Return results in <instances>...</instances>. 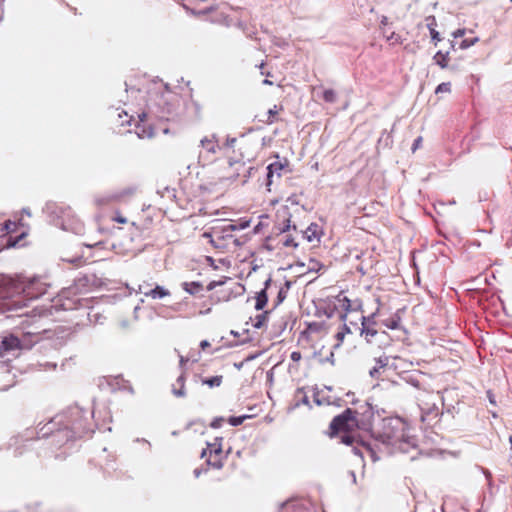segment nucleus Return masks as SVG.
<instances>
[{
  "label": "nucleus",
  "instance_id": "nucleus-53",
  "mask_svg": "<svg viewBox=\"0 0 512 512\" xmlns=\"http://www.w3.org/2000/svg\"><path fill=\"white\" fill-rule=\"evenodd\" d=\"M512 2V0H510Z\"/></svg>",
  "mask_w": 512,
  "mask_h": 512
},
{
  "label": "nucleus",
  "instance_id": "nucleus-24",
  "mask_svg": "<svg viewBox=\"0 0 512 512\" xmlns=\"http://www.w3.org/2000/svg\"><path fill=\"white\" fill-rule=\"evenodd\" d=\"M145 295L151 297L152 299H160L169 296L170 292L164 287L156 286L154 289L146 292Z\"/></svg>",
  "mask_w": 512,
  "mask_h": 512
},
{
  "label": "nucleus",
  "instance_id": "nucleus-46",
  "mask_svg": "<svg viewBox=\"0 0 512 512\" xmlns=\"http://www.w3.org/2000/svg\"><path fill=\"white\" fill-rule=\"evenodd\" d=\"M422 141V138L421 137H418L415 141H414V144H413V150L417 149L420 145Z\"/></svg>",
  "mask_w": 512,
  "mask_h": 512
},
{
  "label": "nucleus",
  "instance_id": "nucleus-18",
  "mask_svg": "<svg viewBox=\"0 0 512 512\" xmlns=\"http://www.w3.org/2000/svg\"><path fill=\"white\" fill-rule=\"evenodd\" d=\"M351 333H352L351 328L346 323H344L334 336L335 340H336L334 347L335 348L340 347L344 342L345 336L347 334H351Z\"/></svg>",
  "mask_w": 512,
  "mask_h": 512
},
{
  "label": "nucleus",
  "instance_id": "nucleus-43",
  "mask_svg": "<svg viewBox=\"0 0 512 512\" xmlns=\"http://www.w3.org/2000/svg\"><path fill=\"white\" fill-rule=\"evenodd\" d=\"M223 422H224V418H217V419L213 420V422L211 423V426L214 428H219V427H221Z\"/></svg>",
  "mask_w": 512,
  "mask_h": 512
},
{
  "label": "nucleus",
  "instance_id": "nucleus-30",
  "mask_svg": "<svg viewBox=\"0 0 512 512\" xmlns=\"http://www.w3.org/2000/svg\"><path fill=\"white\" fill-rule=\"evenodd\" d=\"M222 381H223V376L217 375V376H213L211 378L203 379L202 383L205 384V385H208L211 388H213V387L220 386L222 384Z\"/></svg>",
  "mask_w": 512,
  "mask_h": 512
},
{
  "label": "nucleus",
  "instance_id": "nucleus-50",
  "mask_svg": "<svg viewBox=\"0 0 512 512\" xmlns=\"http://www.w3.org/2000/svg\"><path fill=\"white\" fill-rule=\"evenodd\" d=\"M96 203H97L98 206H101V205L104 204V200L103 199H97Z\"/></svg>",
  "mask_w": 512,
  "mask_h": 512
},
{
  "label": "nucleus",
  "instance_id": "nucleus-11",
  "mask_svg": "<svg viewBox=\"0 0 512 512\" xmlns=\"http://www.w3.org/2000/svg\"><path fill=\"white\" fill-rule=\"evenodd\" d=\"M206 288L208 291H213L210 299L214 304L227 302L233 295V291L226 285V281H212Z\"/></svg>",
  "mask_w": 512,
  "mask_h": 512
},
{
  "label": "nucleus",
  "instance_id": "nucleus-16",
  "mask_svg": "<svg viewBox=\"0 0 512 512\" xmlns=\"http://www.w3.org/2000/svg\"><path fill=\"white\" fill-rule=\"evenodd\" d=\"M426 27L428 28L430 32L431 39L435 45H437L442 38L440 37L439 32L436 30L437 27V21L434 16H428L426 19Z\"/></svg>",
  "mask_w": 512,
  "mask_h": 512
},
{
  "label": "nucleus",
  "instance_id": "nucleus-21",
  "mask_svg": "<svg viewBox=\"0 0 512 512\" xmlns=\"http://www.w3.org/2000/svg\"><path fill=\"white\" fill-rule=\"evenodd\" d=\"M26 236H27L26 232H22V233H20V235H18L16 237L9 236L6 240L5 246L7 248L24 246V243H22V241L26 238Z\"/></svg>",
  "mask_w": 512,
  "mask_h": 512
},
{
  "label": "nucleus",
  "instance_id": "nucleus-27",
  "mask_svg": "<svg viewBox=\"0 0 512 512\" xmlns=\"http://www.w3.org/2000/svg\"><path fill=\"white\" fill-rule=\"evenodd\" d=\"M203 237L204 238H207L209 239V242L217 249H221V248H224V245H222L220 243L221 240L224 239V237H222L219 233H214V234H210V233H204L203 234Z\"/></svg>",
  "mask_w": 512,
  "mask_h": 512
},
{
  "label": "nucleus",
  "instance_id": "nucleus-14",
  "mask_svg": "<svg viewBox=\"0 0 512 512\" xmlns=\"http://www.w3.org/2000/svg\"><path fill=\"white\" fill-rule=\"evenodd\" d=\"M283 111H284L283 105H281V104L274 105L272 108H270L266 112V114L264 115L265 118L261 119L260 121H262L263 123H265L267 125L274 124L280 120L279 115Z\"/></svg>",
  "mask_w": 512,
  "mask_h": 512
},
{
  "label": "nucleus",
  "instance_id": "nucleus-8",
  "mask_svg": "<svg viewBox=\"0 0 512 512\" xmlns=\"http://www.w3.org/2000/svg\"><path fill=\"white\" fill-rule=\"evenodd\" d=\"M329 334L328 327L324 322L309 323L304 331L301 332L298 342L304 346L314 350L315 353H321L324 345L320 344Z\"/></svg>",
  "mask_w": 512,
  "mask_h": 512
},
{
  "label": "nucleus",
  "instance_id": "nucleus-35",
  "mask_svg": "<svg viewBox=\"0 0 512 512\" xmlns=\"http://www.w3.org/2000/svg\"><path fill=\"white\" fill-rule=\"evenodd\" d=\"M478 40L479 39L477 37H474L471 39H464L461 41L459 47H460V49H467V48L471 47L472 45H474L475 43H477Z\"/></svg>",
  "mask_w": 512,
  "mask_h": 512
},
{
  "label": "nucleus",
  "instance_id": "nucleus-17",
  "mask_svg": "<svg viewBox=\"0 0 512 512\" xmlns=\"http://www.w3.org/2000/svg\"><path fill=\"white\" fill-rule=\"evenodd\" d=\"M146 117V114H142L140 116V121L142 124L136 125V134L140 138H151L154 135V130L150 126L146 127L144 123V118Z\"/></svg>",
  "mask_w": 512,
  "mask_h": 512
},
{
  "label": "nucleus",
  "instance_id": "nucleus-39",
  "mask_svg": "<svg viewBox=\"0 0 512 512\" xmlns=\"http://www.w3.org/2000/svg\"><path fill=\"white\" fill-rule=\"evenodd\" d=\"M286 294H287V291L284 290L283 288H281L279 291H278V296H277V302H276V305H279L285 298H286Z\"/></svg>",
  "mask_w": 512,
  "mask_h": 512
},
{
  "label": "nucleus",
  "instance_id": "nucleus-51",
  "mask_svg": "<svg viewBox=\"0 0 512 512\" xmlns=\"http://www.w3.org/2000/svg\"><path fill=\"white\" fill-rule=\"evenodd\" d=\"M263 84H265V85H271V84H272V82H271L270 80H268V79H265V80L263 81Z\"/></svg>",
  "mask_w": 512,
  "mask_h": 512
},
{
  "label": "nucleus",
  "instance_id": "nucleus-42",
  "mask_svg": "<svg viewBox=\"0 0 512 512\" xmlns=\"http://www.w3.org/2000/svg\"><path fill=\"white\" fill-rule=\"evenodd\" d=\"M284 246L286 247H297V243L294 241L293 238L287 237L284 241Z\"/></svg>",
  "mask_w": 512,
  "mask_h": 512
},
{
  "label": "nucleus",
  "instance_id": "nucleus-48",
  "mask_svg": "<svg viewBox=\"0 0 512 512\" xmlns=\"http://www.w3.org/2000/svg\"><path fill=\"white\" fill-rule=\"evenodd\" d=\"M200 346L202 349H205L206 347L210 346L209 342L206 341V340H203L201 343H200Z\"/></svg>",
  "mask_w": 512,
  "mask_h": 512
},
{
  "label": "nucleus",
  "instance_id": "nucleus-23",
  "mask_svg": "<svg viewBox=\"0 0 512 512\" xmlns=\"http://www.w3.org/2000/svg\"><path fill=\"white\" fill-rule=\"evenodd\" d=\"M268 295L266 289L261 290L255 297V309L260 311L263 310L267 305Z\"/></svg>",
  "mask_w": 512,
  "mask_h": 512
},
{
  "label": "nucleus",
  "instance_id": "nucleus-34",
  "mask_svg": "<svg viewBox=\"0 0 512 512\" xmlns=\"http://www.w3.org/2000/svg\"><path fill=\"white\" fill-rule=\"evenodd\" d=\"M246 418H249V416H246V415L239 416V417L232 416V417H229L227 421L232 426H238V425H241Z\"/></svg>",
  "mask_w": 512,
  "mask_h": 512
},
{
  "label": "nucleus",
  "instance_id": "nucleus-20",
  "mask_svg": "<svg viewBox=\"0 0 512 512\" xmlns=\"http://www.w3.org/2000/svg\"><path fill=\"white\" fill-rule=\"evenodd\" d=\"M383 37L391 46L401 45L404 41L402 36L394 31L388 33L387 30H383Z\"/></svg>",
  "mask_w": 512,
  "mask_h": 512
},
{
  "label": "nucleus",
  "instance_id": "nucleus-5",
  "mask_svg": "<svg viewBox=\"0 0 512 512\" xmlns=\"http://www.w3.org/2000/svg\"><path fill=\"white\" fill-rule=\"evenodd\" d=\"M249 146L250 143L243 137L241 139L227 137L221 143L216 135L213 134L205 136L201 140V154L216 155L217 153H222L224 156H228L231 151L232 154H235L236 150H243L244 148H249Z\"/></svg>",
  "mask_w": 512,
  "mask_h": 512
},
{
  "label": "nucleus",
  "instance_id": "nucleus-1",
  "mask_svg": "<svg viewBox=\"0 0 512 512\" xmlns=\"http://www.w3.org/2000/svg\"><path fill=\"white\" fill-rule=\"evenodd\" d=\"M28 432L27 439H33L37 433V438L52 437L53 442L60 446L73 439L90 438L94 433L92 412L79 406H71L52 418L39 432L34 429Z\"/></svg>",
  "mask_w": 512,
  "mask_h": 512
},
{
  "label": "nucleus",
  "instance_id": "nucleus-28",
  "mask_svg": "<svg viewBox=\"0 0 512 512\" xmlns=\"http://www.w3.org/2000/svg\"><path fill=\"white\" fill-rule=\"evenodd\" d=\"M17 230V224L10 220L4 222L1 225L0 231L3 233V236H7L8 234L14 233Z\"/></svg>",
  "mask_w": 512,
  "mask_h": 512
},
{
  "label": "nucleus",
  "instance_id": "nucleus-36",
  "mask_svg": "<svg viewBox=\"0 0 512 512\" xmlns=\"http://www.w3.org/2000/svg\"><path fill=\"white\" fill-rule=\"evenodd\" d=\"M428 417L438 418L439 417L438 408L431 409L427 413L422 414L421 419L424 422L427 420Z\"/></svg>",
  "mask_w": 512,
  "mask_h": 512
},
{
  "label": "nucleus",
  "instance_id": "nucleus-15",
  "mask_svg": "<svg viewBox=\"0 0 512 512\" xmlns=\"http://www.w3.org/2000/svg\"><path fill=\"white\" fill-rule=\"evenodd\" d=\"M389 363L388 356H380L375 359V365L370 369L369 374L373 378H379Z\"/></svg>",
  "mask_w": 512,
  "mask_h": 512
},
{
  "label": "nucleus",
  "instance_id": "nucleus-3",
  "mask_svg": "<svg viewBox=\"0 0 512 512\" xmlns=\"http://www.w3.org/2000/svg\"><path fill=\"white\" fill-rule=\"evenodd\" d=\"M408 429V423L402 418L387 417L382 419L376 427L372 429L369 427L368 434L383 445L396 446L405 442L414 447L415 444L410 441L407 433Z\"/></svg>",
  "mask_w": 512,
  "mask_h": 512
},
{
  "label": "nucleus",
  "instance_id": "nucleus-41",
  "mask_svg": "<svg viewBox=\"0 0 512 512\" xmlns=\"http://www.w3.org/2000/svg\"><path fill=\"white\" fill-rule=\"evenodd\" d=\"M290 358L293 362H299L302 358V355L299 351H293L290 355Z\"/></svg>",
  "mask_w": 512,
  "mask_h": 512
},
{
  "label": "nucleus",
  "instance_id": "nucleus-37",
  "mask_svg": "<svg viewBox=\"0 0 512 512\" xmlns=\"http://www.w3.org/2000/svg\"><path fill=\"white\" fill-rule=\"evenodd\" d=\"M111 219H112V221L117 222V223H119V224H126V223H127V221H128V220H127V218H126V217H124V216L122 215V213H121V212H119V211H116V212H115V214H114V216H112V218H111Z\"/></svg>",
  "mask_w": 512,
  "mask_h": 512
},
{
  "label": "nucleus",
  "instance_id": "nucleus-12",
  "mask_svg": "<svg viewBox=\"0 0 512 512\" xmlns=\"http://www.w3.org/2000/svg\"><path fill=\"white\" fill-rule=\"evenodd\" d=\"M20 345V340L13 335L2 337L0 339V356H3L6 352L19 349Z\"/></svg>",
  "mask_w": 512,
  "mask_h": 512
},
{
  "label": "nucleus",
  "instance_id": "nucleus-22",
  "mask_svg": "<svg viewBox=\"0 0 512 512\" xmlns=\"http://www.w3.org/2000/svg\"><path fill=\"white\" fill-rule=\"evenodd\" d=\"M183 289L191 294L195 295L198 294L203 290V285L200 282L192 281V282H184L182 284Z\"/></svg>",
  "mask_w": 512,
  "mask_h": 512
},
{
  "label": "nucleus",
  "instance_id": "nucleus-29",
  "mask_svg": "<svg viewBox=\"0 0 512 512\" xmlns=\"http://www.w3.org/2000/svg\"><path fill=\"white\" fill-rule=\"evenodd\" d=\"M317 228L318 226L316 224H311L304 232V236L309 242H312L314 239H319Z\"/></svg>",
  "mask_w": 512,
  "mask_h": 512
},
{
  "label": "nucleus",
  "instance_id": "nucleus-38",
  "mask_svg": "<svg viewBox=\"0 0 512 512\" xmlns=\"http://www.w3.org/2000/svg\"><path fill=\"white\" fill-rule=\"evenodd\" d=\"M399 324H400V319L397 318V319H391V320H386L384 322V325L389 328V329H397L399 327Z\"/></svg>",
  "mask_w": 512,
  "mask_h": 512
},
{
  "label": "nucleus",
  "instance_id": "nucleus-49",
  "mask_svg": "<svg viewBox=\"0 0 512 512\" xmlns=\"http://www.w3.org/2000/svg\"><path fill=\"white\" fill-rule=\"evenodd\" d=\"M290 222V219H287V223ZM290 229V224H287L283 229L282 231L285 232V231H288Z\"/></svg>",
  "mask_w": 512,
  "mask_h": 512
},
{
  "label": "nucleus",
  "instance_id": "nucleus-10",
  "mask_svg": "<svg viewBox=\"0 0 512 512\" xmlns=\"http://www.w3.org/2000/svg\"><path fill=\"white\" fill-rule=\"evenodd\" d=\"M337 308L343 313L341 314V320L346 322L347 314L350 312H357L362 310L363 302L359 298L350 299L344 292H340L336 296Z\"/></svg>",
  "mask_w": 512,
  "mask_h": 512
},
{
  "label": "nucleus",
  "instance_id": "nucleus-32",
  "mask_svg": "<svg viewBox=\"0 0 512 512\" xmlns=\"http://www.w3.org/2000/svg\"><path fill=\"white\" fill-rule=\"evenodd\" d=\"M451 83L450 82H443V83H440L436 89H435V94H441V93H451Z\"/></svg>",
  "mask_w": 512,
  "mask_h": 512
},
{
  "label": "nucleus",
  "instance_id": "nucleus-33",
  "mask_svg": "<svg viewBox=\"0 0 512 512\" xmlns=\"http://www.w3.org/2000/svg\"><path fill=\"white\" fill-rule=\"evenodd\" d=\"M322 97L325 102L333 103L336 101V92L333 89H326Z\"/></svg>",
  "mask_w": 512,
  "mask_h": 512
},
{
  "label": "nucleus",
  "instance_id": "nucleus-2",
  "mask_svg": "<svg viewBox=\"0 0 512 512\" xmlns=\"http://www.w3.org/2000/svg\"><path fill=\"white\" fill-rule=\"evenodd\" d=\"M357 410L347 408L341 414L335 416L328 430V435L340 439V443L346 446H363L369 448L365 435L369 432L370 423L359 419Z\"/></svg>",
  "mask_w": 512,
  "mask_h": 512
},
{
  "label": "nucleus",
  "instance_id": "nucleus-31",
  "mask_svg": "<svg viewBox=\"0 0 512 512\" xmlns=\"http://www.w3.org/2000/svg\"><path fill=\"white\" fill-rule=\"evenodd\" d=\"M295 399L297 400V403H296L297 406L299 405L300 401L302 403H304V404H308L309 403L308 396L306 395V393H305L303 388H298L296 390V392H295Z\"/></svg>",
  "mask_w": 512,
  "mask_h": 512
},
{
  "label": "nucleus",
  "instance_id": "nucleus-44",
  "mask_svg": "<svg viewBox=\"0 0 512 512\" xmlns=\"http://www.w3.org/2000/svg\"><path fill=\"white\" fill-rule=\"evenodd\" d=\"M464 35H465L464 29H457L455 32H453L454 38H460V37H463Z\"/></svg>",
  "mask_w": 512,
  "mask_h": 512
},
{
  "label": "nucleus",
  "instance_id": "nucleus-4",
  "mask_svg": "<svg viewBox=\"0 0 512 512\" xmlns=\"http://www.w3.org/2000/svg\"><path fill=\"white\" fill-rule=\"evenodd\" d=\"M225 157L227 159L220 160L214 168L215 177L219 182L236 180L240 175V171L245 166V161L253 159V153L249 147L243 150H236L235 154H232L231 151Z\"/></svg>",
  "mask_w": 512,
  "mask_h": 512
},
{
  "label": "nucleus",
  "instance_id": "nucleus-25",
  "mask_svg": "<svg viewBox=\"0 0 512 512\" xmlns=\"http://www.w3.org/2000/svg\"><path fill=\"white\" fill-rule=\"evenodd\" d=\"M268 314V311H264L256 315L254 318H251L252 326L257 329L264 327L268 321Z\"/></svg>",
  "mask_w": 512,
  "mask_h": 512
},
{
  "label": "nucleus",
  "instance_id": "nucleus-45",
  "mask_svg": "<svg viewBox=\"0 0 512 512\" xmlns=\"http://www.w3.org/2000/svg\"><path fill=\"white\" fill-rule=\"evenodd\" d=\"M388 24V18L386 16H382L381 18V21H380V29L383 31V30H386L385 29V26Z\"/></svg>",
  "mask_w": 512,
  "mask_h": 512
},
{
  "label": "nucleus",
  "instance_id": "nucleus-52",
  "mask_svg": "<svg viewBox=\"0 0 512 512\" xmlns=\"http://www.w3.org/2000/svg\"><path fill=\"white\" fill-rule=\"evenodd\" d=\"M19 315H20V316H21V315H28V312H24V313H21V314H19Z\"/></svg>",
  "mask_w": 512,
  "mask_h": 512
},
{
  "label": "nucleus",
  "instance_id": "nucleus-47",
  "mask_svg": "<svg viewBox=\"0 0 512 512\" xmlns=\"http://www.w3.org/2000/svg\"><path fill=\"white\" fill-rule=\"evenodd\" d=\"M3 13H4V0H0V20L3 17Z\"/></svg>",
  "mask_w": 512,
  "mask_h": 512
},
{
  "label": "nucleus",
  "instance_id": "nucleus-6",
  "mask_svg": "<svg viewBox=\"0 0 512 512\" xmlns=\"http://www.w3.org/2000/svg\"><path fill=\"white\" fill-rule=\"evenodd\" d=\"M19 288H21L19 276L12 277L0 273V309L8 311L21 309Z\"/></svg>",
  "mask_w": 512,
  "mask_h": 512
},
{
  "label": "nucleus",
  "instance_id": "nucleus-19",
  "mask_svg": "<svg viewBox=\"0 0 512 512\" xmlns=\"http://www.w3.org/2000/svg\"><path fill=\"white\" fill-rule=\"evenodd\" d=\"M433 61L441 68L446 69L448 68L449 61H450V55L449 52L443 53L442 51L436 52V54L433 56Z\"/></svg>",
  "mask_w": 512,
  "mask_h": 512
},
{
  "label": "nucleus",
  "instance_id": "nucleus-26",
  "mask_svg": "<svg viewBox=\"0 0 512 512\" xmlns=\"http://www.w3.org/2000/svg\"><path fill=\"white\" fill-rule=\"evenodd\" d=\"M185 379L184 376L181 375L177 378L176 383L173 385V394L177 397H183L185 396Z\"/></svg>",
  "mask_w": 512,
  "mask_h": 512
},
{
  "label": "nucleus",
  "instance_id": "nucleus-7",
  "mask_svg": "<svg viewBox=\"0 0 512 512\" xmlns=\"http://www.w3.org/2000/svg\"><path fill=\"white\" fill-rule=\"evenodd\" d=\"M361 327L355 323V329L360 331V335L368 344L374 345L380 349H385L392 343L391 336L384 330H379L376 322L370 317H360Z\"/></svg>",
  "mask_w": 512,
  "mask_h": 512
},
{
  "label": "nucleus",
  "instance_id": "nucleus-13",
  "mask_svg": "<svg viewBox=\"0 0 512 512\" xmlns=\"http://www.w3.org/2000/svg\"><path fill=\"white\" fill-rule=\"evenodd\" d=\"M288 166V160L284 159V161H275L268 165L267 167V185L272 183V178L276 174L278 178L281 177L282 171Z\"/></svg>",
  "mask_w": 512,
  "mask_h": 512
},
{
  "label": "nucleus",
  "instance_id": "nucleus-9",
  "mask_svg": "<svg viewBox=\"0 0 512 512\" xmlns=\"http://www.w3.org/2000/svg\"><path fill=\"white\" fill-rule=\"evenodd\" d=\"M21 288H19V299L21 300V309L26 306L25 300H33L49 294L51 285L41 277L21 278Z\"/></svg>",
  "mask_w": 512,
  "mask_h": 512
},
{
  "label": "nucleus",
  "instance_id": "nucleus-40",
  "mask_svg": "<svg viewBox=\"0 0 512 512\" xmlns=\"http://www.w3.org/2000/svg\"><path fill=\"white\" fill-rule=\"evenodd\" d=\"M221 441H222V438L216 437L214 443H211V442L207 441V446H208V448H214L216 446H218V448H221V446H222Z\"/></svg>",
  "mask_w": 512,
  "mask_h": 512
}]
</instances>
